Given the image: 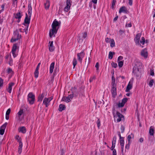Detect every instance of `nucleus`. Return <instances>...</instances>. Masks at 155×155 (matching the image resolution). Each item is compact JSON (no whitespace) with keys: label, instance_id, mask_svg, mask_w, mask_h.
Returning <instances> with one entry per match:
<instances>
[{"label":"nucleus","instance_id":"1","mask_svg":"<svg viewBox=\"0 0 155 155\" xmlns=\"http://www.w3.org/2000/svg\"><path fill=\"white\" fill-rule=\"evenodd\" d=\"M61 23L60 21H58L56 19H55L54 21L51 25L52 29L50 30L49 31V35L51 38L53 36H55V35L57 33Z\"/></svg>","mask_w":155,"mask_h":155},{"label":"nucleus","instance_id":"2","mask_svg":"<svg viewBox=\"0 0 155 155\" xmlns=\"http://www.w3.org/2000/svg\"><path fill=\"white\" fill-rule=\"evenodd\" d=\"M28 15L26 13V17L25 19L24 25H25L26 24L27 26H28V25L30 23V18L32 13V7L30 4H29L28 6Z\"/></svg>","mask_w":155,"mask_h":155},{"label":"nucleus","instance_id":"3","mask_svg":"<svg viewBox=\"0 0 155 155\" xmlns=\"http://www.w3.org/2000/svg\"><path fill=\"white\" fill-rule=\"evenodd\" d=\"M142 63L140 61H137L135 63V65L133 68V72L138 76L140 74V69L142 67Z\"/></svg>","mask_w":155,"mask_h":155},{"label":"nucleus","instance_id":"4","mask_svg":"<svg viewBox=\"0 0 155 155\" xmlns=\"http://www.w3.org/2000/svg\"><path fill=\"white\" fill-rule=\"evenodd\" d=\"M141 34L140 33H138L137 34L134 39V41L136 44L137 45H140L142 48L143 47V46L141 45V44L143 45L145 42V38L143 37L141 38V40L140 41V39L141 36Z\"/></svg>","mask_w":155,"mask_h":155},{"label":"nucleus","instance_id":"5","mask_svg":"<svg viewBox=\"0 0 155 155\" xmlns=\"http://www.w3.org/2000/svg\"><path fill=\"white\" fill-rule=\"evenodd\" d=\"M24 112L22 109H21L18 113L17 118V123L19 124L18 125H22L23 123V120L24 117Z\"/></svg>","mask_w":155,"mask_h":155},{"label":"nucleus","instance_id":"6","mask_svg":"<svg viewBox=\"0 0 155 155\" xmlns=\"http://www.w3.org/2000/svg\"><path fill=\"white\" fill-rule=\"evenodd\" d=\"M20 43L21 42L20 41H18V43L14 44L13 46L12 52L13 54V56L14 58L16 57L17 55V52Z\"/></svg>","mask_w":155,"mask_h":155},{"label":"nucleus","instance_id":"7","mask_svg":"<svg viewBox=\"0 0 155 155\" xmlns=\"http://www.w3.org/2000/svg\"><path fill=\"white\" fill-rule=\"evenodd\" d=\"M21 38V35L18 34V31L16 30L14 33L13 36L11 40V42H13L16 41H18L17 43L18 42V41H20V40L19 39Z\"/></svg>","mask_w":155,"mask_h":155},{"label":"nucleus","instance_id":"8","mask_svg":"<svg viewBox=\"0 0 155 155\" xmlns=\"http://www.w3.org/2000/svg\"><path fill=\"white\" fill-rule=\"evenodd\" d=\"M113 114L114 116L115 121L117 122L120 121L122 118L123 117V116L118 112L114 111Z\"/></svg>","mask_w":155,"mask_h":155},{"label":"nucleus","instance_id":"9","mask_svg":"<svg viewBox=\"0 0 155 155\" xmlns=\"http://www.w3.org/2000/svg\"><path fill=\"white\" fill-rule=\"evenodd\" d=\"M87 33L84 32L79 34L78 35V42H81L83 41V39L85 38L87 36Z\"/></svg>","mask_w":155,"mask_h":155},{"label":"nucleus","instance_id":"10","mask_svg":"<svg viewBox=\"0 0 155 155\" xmlns=\"http://www.w3.org/2000/svg\"><path fill=\"white\" fill-rule=\"evenodd\" d=\"M74 97L73 94H71L68 97H63L61 99V101H64L66 103H68L71 101Z\"/></svg>","mask_w":155,"mask_h":155},{"label":"nucleus","instance_id":"11","mask_svg":"<svg viewBox=\"0 0 155 155\" xmlns=\"http://www.w3.org/2000/svg\"><path fill=\"white\" fill-rule=\"evenodd\" d=\"M28 100L30 104H33L35 99V97L32 93H29L28 95Z\"/></svg>","mask_w":155,"mask_h":155},{"label":"nucleus","instance_id":"12","mask_svg":"<svg viewBox=\"0 0 155 155\" xmlns=\"http://www.w3.org/2000/svg\"><path fill=\"white\" fill-rule=\"evenodd\" d=\"M52 99V98L51 97H45L43 100V104L47 107L49 105L50 102Z\"/></svg>","mask_w":155,"mask_h":155},{"label":"nucleus","instance_id":"13","mask_svg":"<svg viewBox=\"0 0 155 155\" xmlns=\"http://www.w3.org/2000/svg\"><path fill=\"white\" fill-rule=\"evenodd\" d=\"M71 1L70 0H67L66 2V6L64 9V11L66 12H68L70 9L71 6Z\"/></svg>","mask_w":155,"mask_h":155},{"label":"nucleus","instance_id":"14","mask_svg":"<svg viewBox=\"0 0 155 155\" xmlns=\"http://www.w3.org/2000/svg\"><path fill=\"white\" fill-rule=\"evenodd\" d=\"M141 55L144 58H146L148 56V54L147 50L144 49L142 50L141 52Z\"/></svg>","mask_w":155,"mask_h":155},{"label":"nucleus","instance_id":"15","mask_svg":"<svg viewBox=\"0 0 155 155\" xmlns=\"http://www.w3.org/2000/svg\"><path fill=\"white\" fill-rule=\"evenodd\" d=\"M14 85V83L11 82L8 84V87L6 89V91L8 92L11 93L12 92V87Z\"/></svg>","mask_w":155,"mask_h":155},{"label":"nucleus","instance_id":"16","mask_svg":"<svg viewBox=\"0 0 155 155\" xmlns=\"http://www.w3.org/2000/svg\"><path fill=\"white\" fill-rule=\"evenodd\" d=\"M84 53L83 51H82L78 54V60L81 62L83 58H84Z\"/></svg>","mask_w":155,"mask_h":155},{"label":"nucleus","instance_id":"17","mask_svg":"<svg viewBox=\"0 0 155 155\" xmlns=\"http://www.w3.org/2000/svg\"><path fill=\"white\" fill-rule=\"evenodd\" d=\"M127 98H125L123 99L122 101L121 102H119L118 104V106L119 107H123L125 104L126 102L127 101Z\"/></svg>","mask_w":155,"mask_h":155},{"label":"nucleus","instance_id":"18","mask_svg":"<svg viewBox=\"0 0 155 155\" xmlns=\"http://www.w3.org/2000/svg\"><path fill=\"white\" fill-rule=\"evenodd\" d=\"M53 41H49V49L51 52L53 51L55 49V47L53 46Z\"/></svg>","mask_w":155,"mask_h":155},{"label":"nucleus","instance_id":"19","mask_svg":"<svg viewBox=\"0 0 155 155\" xmlns=\"http://www.w3.org/2000/svg\"><path fill=\"white\" fill-rule=\"evenodd\" d=\"M132 82L130 81L127 86L125 90V91L126 92L129 91L132 88Z\"/></svg>","mask_w":155,"mask_h":155},{"label":"nucleus","instance_id":"20","mask_svg":"<svg viewBox=\"0 0 155 155\" xmlns=\"http://www.w3.org/2000/svg\"><path fill=\"white\" fill-rule=\"evenodd\" d=\"M115 144L112 143V145L110 148V150L113 151L112 155H117L116 150L115 149H114L115 147Z\"/></svg>","mask_w":155,"mask_h":155},{"label":"nucleus","instance_id":"21","mask_svg":"<svg viewBox=\"0 0 155 155\" xmlns=\"http://www.w3.org/2000/svg\"><path fill=\"white\" fill-rule=\"evenodd\" d=\"M111 92L112 93L113 96L114 97L115 96L116 94V87H111Z\"/></svg>","mask_w":155,"mask_h":155},{"label":"nucleus","instance_id":"22","mask_svg":"<svg viewBox=\"0 0 155 155\" xmlns=\"http://www.w3.org/2000/svg\"><path fill=\"white\" fill-rule=\"evenodd\" d=\"M22 15L20 12H18L17 13L14 14L15 18H16L18 19V22L20 21V19Z\"/></svg>","mask_w":155,"mask_h":155},{"label":"nucleus","instance_id":"23","mask_svg":"<svg viewBox=\"0 0 155 155\" xmlns=\"http://www.w3.org/2000/svg\"><path fill=\"white\" fill-rule=\"evenodd\" d=\"M54 62H53L50 65L49 72L51 74L53 72V70L54 68Z\"/></svg>","mask_w":155,"mask_h":155},{"label":"nucleus","instance_id":"24","mask_svg":"<svg viewBox=\"0 0 155 155\" xmlns=\"http://www.w3.org/2000/svg\"><path fill=\"white\" fill-rule=\"evenodd\" d=\"M18 131L19 132L24 134L26 132V129L25 127H21L18 128Z\"/></svg>","mask_w":155,"mask_h":155},{"label":"nucleus","instance_id":"25","mask_svg":"<svg viewBox=\"0 0 155 155\" xmlns=\"http://www.w3.org/2000/svg\"><path fill=\"white\" fill-rule=\"evenodd\" d=\"M127 11V10L125 6H122L120 8L119 11V13H126Z\"/></svg>","mask_w":155,"mask_h":155},{"label":"nucleus","instance_id":"26","mask_svg":"<svg viewBox=\"0 0 155 155\" xmlns=\"http://www.w3.org/2000/svg\"><path fill=\"white\" fill-rule=\"evenodd\" d=\"M44 5L45 9H48L50 5V1L49 0H47L46 2L44 4Z\"/></svg>","mask_w":155,"mask_h":155},{"label":"nucleus","instance_id":"27","mask_svg":"<svg viewBox=\"0 0 155 155\" xmlns=\"http://www.w3.org/2000/svg\"><path fill=\"white\" fill-rule=\"evenodd\" d=\"M134 138V135L132 134H131L127 136V140L128 142L130 143V140L131 139H133Z\"/></svg>","mask_w":155,"mask_h":155},{"label":"nucleus","instance_id":"28","mask_svg":"<svg viewBox=\"0 0 155 155\" xmlns=\"http://www.w3.org/2000/svg\"><path fill=\"white\" fill-rule=\"evenodd\" d=\"M11 111L10 108L8 109L6 111L5 115V118L6 120H8L9 117V114Z\"/></svg>","mask_w":155,"mask_h":155},{"label":"nucleus","instance_id":"29","mask_svg":"<svg viewBox=\"0 0 155 155\" xmlns=\"http://www.w3.org/2000/svg\"><path fill=\"white\" fill-rule=\"evenodd\" d=\"M65 106L64 105L61 104L59 105L58 110L60 111H61L62 110H65Z\"/></svg>","mask_w":155,"mask_h":155},{"label":"nucleus","instance_id":"30","mask_svg":"<svg viewBox=\"0 0 155 155\" xmlns=\"http://www.w3.org/2000/svg\"><path fill=\"white\" fill-rule=\"evenodd\" d=\"M6 127H1L0 128V134L3 135L5 129Z\"/></svg>","mask_w":155,"mask_h":155},{"label":"nucleus","instance_id":"31","mask_svg":"<svg viewBox=\"0 0 155 155\" xmlns=\"http://www.w3.org/2000/svg\"><path fill=\"white\" fill-rule=\"evenodd\" d=\"M115 78L114 77V76L112 75V79L111 82V87H116V85L115 83Z\"/></svg>","mask_w":155,"mask_h":155},{"label":"nucleus","instance_id":"32","mask_svg":"<svg viewBox=\"0 0 155 155\" xmlns=\"http://www.w3.org/2000/svg\"><path fill=\"white\" fill-rule=\"evenodd\" d=\"M44 97V94L43 93L41 94L38 97V101L41 102Z\"/></svg>","mask_w":155,"mask_h":155},{"label":"nucleus","instance_id":"33","mask_svg":"<svg viewBox=\"0 0 155 155\" xmlns=\"http://www.w3.org/2000/svg\"><path fill=\"white\" fill-rule=\"evenodd\" d=\"M22 147V143H20V144H19V146L18 149V153L19 154H20L21 152Z\"/></svg>","mask_w":155,"mask_h":155},{"label":"nucleus","instance_id":"34","mask_svg":"<svg viewBox=\"0 0 155 155\" xmlns=\"http://www.w3.org/2000/svg\"><path fill=\"white\" fill-rule=\"evenodd\" d=\"M154 132V129L150 127L149 130V134L150 135H153Z\"/></svg>","mask_w":155,"mask_h":155},{"label":"nucleus","instance_id":"35","mask_svg":"<svg viewBox=\"0 0 155 155\" xmlns=\"http://www.w3.org/2000/svg\"><path fill=\"white\" fill-rule=\"evenodd\" d=\"M110 46L111 47H113L115 46V43L113 39L111 40V41L110 42Z\"/></svg>","mask_w":155,"mask_h":155},{"label":"nucleus","instance_id":"36","mask_svg":"<svg viewBox=\"0 0 155 155\" xmlns=\"http://www.w3.org/2000/svg\"><path fill=\"white\" fill-rule=\"evenodd\" d=\"M118 66L120 68H121L122 67L124 64V61H118Z\"/></svg>","mask_w":155,"mask_h":155},{"label":"nucleus","instance_id":"37","mask_svg":"<svg viewBox=\"0 0 155 155\" xmlns=\"http://www.w3.org/2000/svg\"><path fill=\"white\" fill-rule=\"evenodd\" d=\"M15 139L17 140L19 142V144L20 143H22L21 140V138L18 135H16L15 137Z\"/></svg>","mask_w":155,"mask_h":155},{"label":"nucleus","instance_id":"38","mask_svg":"<svg viewBox=\"0 0 155 155\" xmlns=\"http://www.w3.org/2000/svg\"><path fill=\"white\" fill-rule=\"evenodd\" d=\"M115 54V53L114 52H110L109 54L108 58L109 59H111L113 58V54Z\"/></svg>","mask_w":155,"mask_h":155},{"label":"nucleus","instance_id":"39","mask_svg":"<svg viewBox=\"0 0 155 155\" xmlns=\"http://www.w3.org/2000/svg\"><path fill=\"white\" fill-rule=\"evenodd\" d=\"M153 83H154L153 80L151 79L149 82L148 84L150 87H151L153 86Z\"/></svg>","mask_w":155,"mask_h":155},{"label":"nucleus","instance_id":"40","mask_svg":"<svg viewBox=\"0 0 155 155\" xmlns=\"http://www.w3.org/2000/svg\"><path fill=\"white\" fill-rule=\"evenodd\" d=\"M77 64V61L76 59L75 58H74L73 59V68H74L76 65Z\"/></svg>","mask_w":155,"mask_h":155},{"label":"nucleus","instance_id":"41","mask_svg":"<svg viewBox=\"0 0 155 155\" xmlns=\"http://www.w3.org/2000/svg\"><path fill=\"white\" fill-rule=\"evenodd\" d=\"M120 143L121 147H124V141L123 139H120Z\"/></svg>","mask_w":155,"mask_h":155},{"label":"nucleus","instance_id":"42","mask_svg":"<svg viewBox=\"0 0 155 155\" xmlns=\"http://www.w3.org/2000/svg\"><path fill=\"white\" fill-rule=\"evenodd\" d=\"M38 71L35 70V72L34 74H35V76L36 78H37L38 77Z\"/></svg>","mask_w":155,"mask_h":155},{"label":"nucleus","instance_id":"43","mask_svg":"<svg viewBox=\"0 0 155 155\" xmlns=\"http://www.w3.org/2000/svg\"><path fill=\"white\" fill-rule=\"evenodd\" d=\"M5 5L3 4L2 5L1 7V9L0 10V14L1 13L4 11Z\"/></svg>","mask_w":155,"mask_h":155},{"label":"nucleus","instance_id":"44","mask_svg":"<svg viewBox=\"0 0 155 155\" xmlns=\"http://www.w3.org/2000/svg\"><path fill=\"white\" fill-rule=\"evenodd\" d=\"M7 72L9 74H13V71L12 69L9 68L7 69Z\"/></svg>","mask_w":155,"mask_h":155},{"label":"nucleus","instance_id":"45","mask_svg":"<svg viewBox=\"0 0 155 155\" xmlns=\"http://www.w3.org/2000/svg\"><path fill=\"white\" fill-rule=\"evenodd\" d=\"M116 2V0H113V1H112V6H111V7L112 8H114V6L115 5Z\"/></svg>","mask_w":155,"mask_h":155},{"label":"nucleus","instance_id":"46","mask_svg":"<svg viewBox=\"0 0 155 155\" xmlns=\"http://www.w3.org/2000/svg\"><path fill=\"white\" fill-rule=\"evenodd\" d=\"M111 64L113 67L114 68H116L117 66V64L114 63V62H112V63H111Z\"/></svg>","mask_w":155,"mask_h":155},{"label":"nucleus","instance_id":"47","mask_svg":"<svg viewBox=\"0 0 155 155\" xmlns=\"http://www.w3.org/2000/svg\"><path fill=\"white\" fill-rule=\"evenodd\" d=\"M112 39L107 38L105 39V41L107 43H110L111 41V40Z\"/></svg>","mask_w":155,"mask_h":155},{"label":"nucleus","instance_id":"48","mask_svg":"<svg viewBox=\"0 0 155 155\" xmlns=\"http://www.w3.org/2000/svg\"><path fill=\"white\" fill-rule=\"evenodd\" d=\"M117 138L116 136H114V137L113 138V141L112 143H116V141Z\"/></svg>","mask_w":155,"mask_h":155},{"label":"nucleus","instance_id":"49","mask_svg":"<svg viewBox=\"0 0 155 155\" xmlns=\"http://www.w3.org/2000/svg\"><path fill=\"white\" fill-rule=\"evenodd\" d=\"M3 80L1 78H0V87H2L3 85Z\"/></svg>","mask_w":155,"mask_h":155},{"label":"nucleus","instance_id":"50","mask_svg":"<svg viewBox=\"0 0 155 155\" xmlns=\"http://www.w3.org/2000/svg\"><path fill=\"white\" fill-rule=\"evenodd\" d=\"M123 57L121 56H119L117 59V61H121V60L123 59Z\"/></svg>","mask_w":155,"mask_h":155},{"label":"nucleus","instance_id":"51","mask_svg":"<svg viewBox=\"0 0 155 155\" xmlns=\"http://www.w3.org/2000/svg\"><path fill=\"white\" fill-rule=\"evenodd\" d=\"M130 143H129L128 142V143L125 146V148L127 149V150H128L129 148L130 145Z\"/></svg>","mask_w":155,"mask_h":155},{"label":"nucleus","instance_id":"52","mask_svg":"<svg viewBox=\"0 0 155 155\" xmlns=\"http://www.w3.org/2000/svg\"><path fill=\"white\" fill-rule=\"evenodd\" d=\"M154 71L153 70H151L150 71V75L152 76H153L154 75Z\"/></svg>","mask_w":155,"mask_h":155},{"label":"nucleus","instance_id":"53","mask_svg":"<svg viewBox=\"0 0 155 155\" xmlns=\"http://www.w3.org/2000/svg\"><path fill=\"white\" fill-rule=\"evenodd\" d=\"M61 154L60 155H64V153H65V150H64L63 149H61Z\"/></svg>","mask_w":155,"mask_h":155},{"label":"nucleus","instance_id":"54","mask_svg":"<svg viewBox=\"0 0 155 155\" xmlns=\"http://www.w3.org/2000/svg\"><path fill=\"white\" fill-rule=\"evenodd\" d=\"M95 67L96 68L97 70H98L99 69V64L98 62L96 63Z\"/></svg>","mask_w":155,"mask_h":155},{"label":"nucleus","instance_id":"55","mask_svg":"<svg viewBox=\"0 0 155 155\" xmlns=\"http://www.w3.org/2000/svg\"><path fill=\"white\" fill-rule=\"evenodd\" d=\"M124 127H120V130L121 133H123L124 130Z\"/></svg>","mask_w":155,"mask_h":155},{"label":"nucleus","instance_id":"56","mask_svg":"<svg viewBox=\"0 0 155 155\" xmlns=\"http://www.w3.org/2000/svg\"><path fill=\"white\" fill-rule=\"evenodd\" d=\"M40 64H41L40 63H39L38 64V66H37V67L35 70H38H38H39V67H40Z\"/></svg>","mask_w":155,"mask_h":155},{"label":"nucleus","instance_id":"57","mask_svg":"<svg viewBox=\"0 0 155 155\" xmlns=\"http://www.w3.org/2000/svg\"><path fill=\"white\" fill-rule=\"evenodd\" d=\"M129 1V4L130 5H131L132 4V0H128Z\"/></svg>","mask_w":155,"mask_h":155},{"label":"nucleus","instance_id":"58","mask_svg":"<svg viewBox=\"0 0 155 155\" xmlns=\"http://www.w3.org/2000/svg\"><path fill=\"white\" fill-rule=\"evenodd\" d=\"M118 135L120 137V140L123 139V138L121 136V134H120V132H118Z\"/></svg>","mask_w":155,"mask_h":155},{"label":"nucleus","instance_id":"59","mask_svg":"<svg viewBox=\"0 0 155 155\" xmlns=\"http://www.w3.org/2000/svg\"><path fill=\"white\" fill-rule=\"evenodd\" d=\"M9 64L10 65H11L12 64V61L11 59H10V60L9 62Z\"/></svg>","mask_w":155,"mask_h":155},{"label":"nucleus","instance_id":"60","mask_svg":"<svg viewBox=\"0 0 155 155\" xmlns=\"http://www.w3.org/2000/svg\"><path fill=\"white\" fill-rule=\"evenodd\" d=\"M131 23H129L126 25V26L130 27L131 26Z\"/></svg>","mask_w":155,"mask_h":155},{"label":"nucleus","instance_id":"61","mask_svg":"<svg viewBox=\"0 0 155 155\" xmlns=\"http://www.w3.org/2000/svg\"><path fill=\"white\" fill-rule=\"evenodd\" d=\"M119 33L120 34V35H122L123 33H124V32L123 31L121 30H120L119 31Z\"/></svg>","mask_w":155,"mask_h":155},{"label":"nucleus","instance_id":"62","mask_svg":"<svg viewBox=\"0 0 155 155\" xmlns=\"http://www.w3.org/2000/svg\"><path fill=\"white\" fill-rule=\"evenodd\" d=\"M97 0H92V2L94 4H96L97 3Z\"/></svg>","mask_w":155,"mask_h":155},{"label":"nucleus","instance_id":"63","mask_svg":"<svg viewBox=\"0 0 155 155\" xmlns=\"http://www.w3.org/2000/svg\"><path fill=\"white\" fill-rule=\"evenodd\" d=\"M143 138H141L139 139L140 142L142 143L143 141Z\"/></svg>","mask_w":155,"mask_h":155},{"label":"nucleus","instance_id":"64","mask_svg":"<svg viewBox=\"0 0 155 155\" xmlns=\"http://www.w3.org/2000/svg\"><path fill=\"white\" fill-rule=\"evenodd\" d=\"M97 124L98 126L100 125V121L98 120L97 121Z\"/></svg>","mask_w":155,"mask_h":155}]
</instances>
